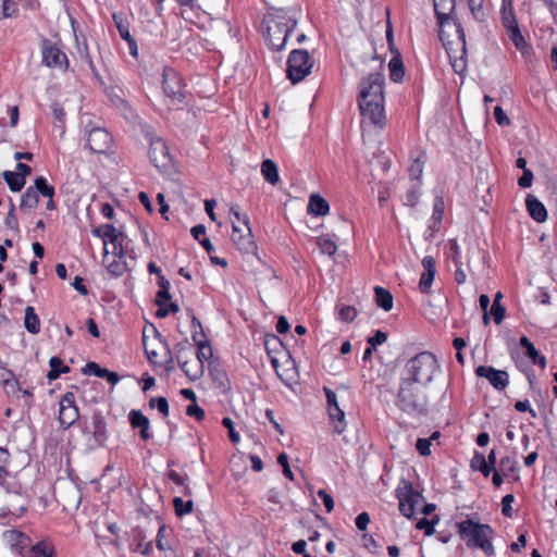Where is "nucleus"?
<instances>
[{
	"mask_svg": "<svg viewBox=\"0 0 557 557\" xmlns=\"http://www.w3.org/2000/svg\"><path fill=\"white\" fill-rule=\"evenodd\" d=\"M163 91L173 103H182L186 97L185 85L181 75L172 69L163 71Z\"/></svg>",
	"mask_w": 557,
	"mask_h": 557,
	"instance_id": "nucleus-11",
	"label": "nucleus"
},
{
	"mask_svg": "<svg viewBox=\"0 0 557 557\" xmlns=\"http://www.w3.org/2000/svg\"><path fill=\"white\" fill-rule=\"evenodd\" d=\"M329 202L323 197L317 194H312L310 196L308 203V212L317 216H323L329 213Z\"/></svg>",
	"mask_w": 557,
	"mask_h": 557,
	"instance_id": "nucleus-27",
	"label": "nucleus"
},
{
	"mask_svg": "<svg viewBox=\"0 0 557 557\" xmlns=\"http://www.w3.org/2000/svg\"><path fill=\"white\" fill-rule=\"evenodd\" d=\"M327 411H329V416H330L331 420L337 421V424H335V432L337 434L343 433L344 429H345V424H344L345 413H344V411L339 408L338 405L329 408Z\"/></svg>",
	"mask_w": 557,
	"mask_h": 557,
	"instance_id": "nucleus-44",
	"label": "nucleus"
},
{
	"mask_svg": "<svg viewBox=\"0 0 557 557\" xmlns=\"http://www.w3.org/2000/svg\"><path fill=\"white\" fill-rule=\"evenodd\" d=\"M387 341V334L383 331H376L372 336L368 338V343L372 347H376L377 345H382Z\"/></svg>",
	"mask_w": 557,
	"mask_h": 557,
	"instance_id": "nucleus-64",
	"label": "nucleus"
},
{
	"mask_svg": "<svg viewBox=\"0 0 557 557\" xmlns=\"http://www.w3.org/2000/svg\"><path fill=\"white\" fill-rule=\"evenodd\" d=\"M158 307L159 309L157 310L156 315L161 319L168 317L170 313H176L180 309L178 305L172 301H169L166 305H161Z\"/></svg>",
	"mask_w": 557,
	"mask_h": 557,
	"instance_id": "nucleus-57",
	"label": "nucleus"
},
{
	"mask_svg": "<svg viewBox=\"0 0 557 557\" xmlns=\"http://www.w3.org/2000/svg\"><path fill=\"white\" fill-rule=\"evenodd\" d=\"M50 371L47 373L49 382L57 380L61 374L69 373L71 371L69 366L63 364L61 358L54 356L49 360Z\"/></svg>",
	"mask_w": 557,
	"mask_h": 557,
	"instance_id": "nucleus-30",
	"label": "nucleus"
},
{
	"mask_svg": "<svg viewBox=\"0 0 557 557\" xmlns=\"http://www.w3.org/2000/svg\"><path fill=\"white\" fill-rule=\"evenodd\" d=\"M24 326L30 334L36 335L40 332V320L32 306L25 308Z\"/></svg>",
	"mask_w": 557,
	"mask_h": 557,
	"instance_id": "nucleus-32",
	"label": "nucleus"
},
{
	"mask_svg": "<svg viewBox=\"0 0 557 557\" xmlns=\"http://www.w3.org/2000/svg\"><path fill=\"white\" fill-rule=\"evenodd\" d=\"M34 189L37 190V195L40 194L47 198H53L54 187L50 185L44 176H39L35 180Z\"/></svg>",
	"mask_w": 557,
	"mask_h": 557,
	"instance_id": "nucleus-43",
	"label": "nucleus"
},
{
	"mask_svg": "<svg viewBox=\"0 0 557 557\" xmlns=\"http://www.w3.org/2000/svg\"><path fill=\"white\" fill-rule=\"evenodd\" d=\"M444 208V199L440 196L436 197L433 203V213L429 225L430 236L433 235L434 230L440 227L443 220Z\"/></svg>",
	"mask_w": 557,
	"mask_h": 557,
	"instance_id": "nucleus-28",
	"label": "nucleus"
},
{
	"mask_svg": "<svg viewBox=\"0 0 557 557\" xmlns=\"http://www.w3.org/2000/svg\"><path fill=\"white\" fill-rule=\"evenodd\" d=\"M471 467L479 470L484 476L491 474V466L486 462V458L481 453H475L471 460Z\"/></svg>",
	"mask_w": 557,
	"mask_h": 557,
	"instance_id": "nucleus-45",
	"label": "nucleus"
},
{
	"mask_svg": "<svg viewBox=\"0 0 557 557\" xmlns=\"http://www.w3.org/2000/svg\"><path fill=\"white\" fill-rule=\"evenodd\" d=\"M261 173L264 180L271 185H275L278 180V170L274 161L265 159L261 164Z\"/></svg>",
	"mask_w": 557,
	"mask_h": 557,
	"instance_id": "nucleus-33",
	"label": "nucleus"
},
{
	"mask_svg": "<svg viewBox=\"0 0 557 557\" xmlns=\"http://www.w3.org/2000/svg\"><path fill=\"white\" fill-rule=\"evenodd\" d=\"M456 527L460 539L467 540L466 544L468 547L480 548L486 556L495 554L492 543L495 531L490 524L480 523L468 518L458 522Z\"/></svg>",
	"mask_w": 557,
	"mask_h": 557,
	"instance_id": "nucleus-3",
	"label": "nucleus"
},
{
	"mask_svg": "<svg viewBox=\"0 0 557 557\" xmlns=\"http://www.w3.org/2000/svg\"><path fill=\"white\" fill-rule=\"evenodd\" d=\"M502 21L504 27L508 32L509 38L515 44V46L517 48H521L522 46H524L525 40L519 29V25L512 8L508 10H502Z\"/></svg>",
	"mask_w": 557,
	"mask_h": 557,
	"instance_id": "nucleus-16",
	"label": "nucleus"
},
{
	"mask_svg": "<svg viewBox=\"0 0 557 557\" xmlns=\"http://www.w3.org/2000/svg\"><path fill=\"white\" fill-rule=\"evenodd\" d=\"M42 64L48 67H57L63 71L69 69V59L60 47L51 40L44 38L41 40Z\"/></svg>",
	"mask_w": 557,
	"mask_h": 557,
	"instance_id": "nucleus-10",
	"label": "nucleus"
},
{
	"mask_svg": "<svg viewBox=\"0 0 557 557\" xmlns=\"http://www.w3.org/2000/svg\"><path fill=\"white\" fill-rule=\"evenodd\" d=\"M159 290L156 295V305H166L169 301H171V294H170V282L164 276H159Z\"/></svg>",
	"mask_w": 557,
	"mask_h": 557,
	"instance_id": "nucleus-36",
	"label": "nucleus"
},
{
	"mask_svg": "<svg viewBox=\"0 0 557 557\" xmlns=\"http://www.w3.org/2000/svg\"><path fill=\"white\" fill-rule=\"evenodd\" d=\"M232 240L237 246V248L242 251L249 252L255 248L252 238H251V231L249 226H245L246 233L243 232L242 228H239L235 221L232 220Z\"/></svg>",
	"mask_w": 557,
	"mask_h": 557,
	"instance_id": "nucleus-19",
	"label": "nucleus"
},
{
	"mask_svg": "<svg viewBox=\"0 0 557 557\" xmlns=\"http://www.w3.org/2000/svg\"><path fill=\"white\" fill-rule=\"evenodd\" d=\"M426 386L400 376L397 393V406L400 410L407 413H424L428 406V397L424 392Z\"/></svg>",
	"mask_w": 557,
	"mask_h": 557,
	"instance_id": "nucleus-5",
	"label": "nucleus"
},
{
	"mask_svg": "<svg viewBox=\"0 0 557 557\" xmlns=\"http://www.w3.org/2000/svg\"><path fill=\"white\" fill-rule=\"evenodd\" d=\"M191 349V345L189 344L188 341H184L183 343H180L177 344L176 346V359L178 361V364L182 369V371L191 380H196L197 379V375H193L190 370H189V366H188V361L185 359V356L183 355L185 350H190Z\"/></svg>",
	"mask_w": 557,
	"mask_h": 557,
	"instance_id": "nucleus-31",
	"label": "nucleus"
},
{
	"mask_svg": "<svg viewBox=\"0 0 557 557\" xmlns=\"http://www.w3.org/2000/svg\"><path fill=\"white\" fill-rule=\"evenodd\" d=\"M54 548L46 542H38L32 547V557H53Z\"/></svg>",
	"mask_w": 557,
	"mask_h": 557,
	"instance_id": "nucleus-48",
	"label": "nucleus"
},
{
	"mask_svg": "<svg viewBox=\"0 0 557 557\" xmlns=\"http://www.w3.org/2000/svg\"><path fill=\"white\" fill-rule=\"evenodd\" d=\"M517 462L513 458L506 456L503 457L499 461V471L504 475H508L509 473L516 470Z\"/></svg>",
	"mask_w": 557,
	"mask_h": 557,
	"instance_id": "nucleus-53",
	"label": "nucleus"
},
{
	"mask_svg": "<svg viewBox=\"0 0 557 557\" xmlns=\"http://www.w3.org/2000/svg\"><path fill=\"white\" fill-rule=\"evenodd\" d=\"M149 159L151 163L165 175L174 172L173 159L169 152L165 141L161 138H151L149 147Z\"/></svg>",
	"mask_w": 557,
	"mask_h": 557,
	"instance_id": "nucleus-8",
	"label": "nucleus"
},
{
	"mask_svg": "<svg viewBox=\"0 0 557 557\" xmlns=\"http://www.w3.org/2000/svg\"><path fill=\"white\" fill-rule=\"evenodd\" d=\"M59 422L63 429H69L79 419V411L75 405V395L65 393L60 399Z\"/></svg>",
	"mask_w": 557,
	"mask_h": 557,
	"instance_id": "nucleus-13",
	"label": "nucleus"
},
{
	"mask_svg": "<svg viewBox=\"0 0 557 557\" xmlns=\"http://www.w3.org/2000/svg\"><path fill=\"white\" fill-rule=\"evenodd\" d=\"M173 507H174L175 515L177 517H183V516L189 515L193 511L194 502L193 500H183L181 497H175L173 499Z\"/></svg>",
	"mask_w": 557,
	"mask_h": 557,
	"instance_id": "nucleus-46",
	"label": "nucleus"
},
{
	"mask_svg": "<svg viewBox=\"0 0 557 557\" xmlns=\"http://www.w3.org/2000/svg\"><path fill=\"white\" fill-rule=\"evenodd\" d=\"M193 339L196 343L198 350L196 352L197 359L202 364L203 360H208L212 357V349L207 341L197 339V331L193 333Z\"/></svg>",
	"mask_w": 557,
	"mask_h": 557,
	"instance_id": "nucleus-38",
	"label": "nucleus"
},
{
	"mask_svg": "<svg viewBox=\"0 0 557 557\" xmlns=\"http://www.w3.org/2000/svg\"><path fill=\"white\" fill-rule=\"evenodd\" d=\"M317 245L321 252L330 257L334 256L337 251V246L333 239L327 235H322L317 238Z\"/></svg>",
	"mask_w": 557,
	"mask_h": 557,
	"instance_id": "nucleus-42",
	"label": "nucleus"
},
{
	"mask_svg": "<svg viewBox=\"0 0 557 557\" xmlns=\"http://www.w3.org/2000/svg\"><path fill=\"white\" fill-rule=\"evenodd\" d=\"M520 346L524 349V355L542 369L546 368V358L540 355L533 343L527 337H520Z\"/></svg>",
	"mask_w": 557,
	"mask_h": 557,
	"instance_id": "nucleus-25",
	"label": "nucleus"
},
{
	"mask_svg": "<svg viewBox=\"0 0 557 557\" xmlns=\"http://www.w3.org/2000/svg\"><path fill=\"white\" fill-rule=\"evenodd\" d=\"M490 313L493 317L494 322L496 324H500L505 318L506 309L503 305H500V302L493 300Z\"/></svg>",
	"mask_w": 557,
	"mask_h": 557,
	"instance_id": "nucleus-51",
	"label": "nucleus"
},
{
	"mask_svg": "<svg viewBox=\"0 0 557 557\" xmlns=\"http://www.w3.org/2000/svg\"><path fill=\"white\" fill-rule=\"evenodd\" d=\"M375 301L379 307L385 311H389L393 308V295L389 290L384 287H374Z\"/></svg>",
	"mask_w": 557,
	"mask_h": 557,
	"instance_id": "nucleus-34",
	"label": "nucleus"
},
{
	"mask_svg": "<svg viewBox=\"0 0 557 557\" xmlns=\"http://www.w3.org/2000/svg\"><path fill=\"white\" fill-rule=\"evenodd\" d=\"M384 86L385 76L381 72L368 74L358 84V106L362 120L379 128L386 123Z\"/></svg>",
	"mask_w": 557,
	"mask_h": 557,
	"instance_id": "nucleus-1",
	"label": "nucleus"
},
{
	"mask_svg": "<svg viewBox=\"0 0 557 557\" xmlns=\"http://www.w3.org/2000/svg\"><path fill=\"white\" fill-rule=\"evenodd\" d=\"M435 264V259L432 256H425L422 259V267L424 271L420 277L419 289L423 294H428L431 289L436 273Z\"/></svg>",
	"mask_w": 557,
	"mask_h": 557,
	"instance_id": "nucleus-18",
	"label": "nucleus"
},
{
	"mask_svg": "<svg viewBox=\"0 0 557 557\" xmlns=\"http://www.w3.org/2000/svg\"><path fill=\"white\" fill-rule=\"evenodd\" d=\"M87 147L95 153H106L112 145V136L103 127L86 126L85 131Z\"/></svg>",
	"mask_w": 557,
	"mask_h": 557,
	"instance_id": "nucleus-12",
	"label": "nucleus"
},
{
	"mask_svg": "<svg viewBox=\"0 0 557 557\" xmlns=\"http://www.w3.org/2000/svg\"><path fill=\"white\" fill-rule=\"evenodd\" d=\"M82 372L85 375H95L97 377H104L107 373V369L100 367L98 363L94 361H89L86 363V366L82 369Z\"/></svg>",
	"mask_w": 557,
	"mask_h": 557,
	"instance_id": "nucleus-49",
	"label": "nucleus"
},
{
	"mask_svg": "<svg viewBox=\"0 0 557 557\" xmlns=\"http://www.w3.org/2000/svg\"><path fill=\"white\" fill-rule=\"evenodd\" d=\"M126 239V235L120 231L109 240V243L113 246V255L119 259H125L126 248L124 246V242Z\"/></svg>",
	"mask_w": 557,
	"mask_h": 557,
	"instance_id": "nucleus-40",
	"label": "nucleus"
},
{
	"mask_svg": "<svg viewBox=\"0 0 557 557\" xmlns=\"http://www.w3.org/2000/svg\"><path fill=\"white\" fill-rule=\"evenodd\" d=\"M166 476L169 478V480H171L176 485L183 486V494L184 495H190L191 494V490H190L189 485L186 484V481L188 480V475L187 474L185 476H182L175 470H170V471H168Z\"/></svg>",
	"mask_w": 557,
	"mask_h": 557,
	"instance_id": "nucleus-47",
	"label": "nucleus"
},
{
	"mask_svg": "<svg viewBox=\"0 0 557 557\" xmlns=\"http://www.w3.org/2000/svg\"><path fill=\"white\" fill-rule=\"evenodd\" d=\"M17 11V4L14 0H2V15L4 18L14 16Z\"/></svg>",
	"mask_w": 557,
	"mask_h": 557,
	"instance_id": "nucleus-59",
	"label": "nucleus"
},
{
	"mask_svg": "<svg viewBox=\"0 0 557 557\" xmlns=\"http://www.w3.org/2000/svg\"><path fill=\"white\" fill-rule=\"evenodd\" d=\"M83 433L90 435L96 446H104L108 440L107 422L104 417L96 411L91 417V429L85 424Z\"/></svg>",
	"mask_w": 557,
	"mask_h": 557,
	"instance_id": "nucleus-15",
	"label": "nucleus"
},
{
	"mask_svg": "<svg viewBox=\"0 0 557 557\" xmlns=\"http://www.w3.org/2000/svg\"><path fill=\"white\" fill-rule=\"evenodd\" d=\"M312 62L309 52L305 49H295L287 59V77L293 84L301 82L310 74Z\"/></svg>",
	"mask_w": 557,
	"mask_h": 557,
	"instance_id": "nucleus-7",
	"label": "nucleus"
},
{
	"mask_svg": "<svg viewBox=\"0 0 557 557\" xmlns=\"http://www.w3.org/2000/svg\"><path fill=\"white\" fill-rule=\"evenodd\" d=\"M186 414L189 417H194L197 421L203 420L206 416L205 410L200 408L196 403L187 406Z\"/></svg>",
	"mask_w": 557,
	"mask_h": 557,
	"instance_id": "nucleus-61",
	"label": "nucleus"
},
{
	"mask_svg": "<svg viewBox=\"0 0 557 557\" xmlns=\"http://www.w3.org/2000/svg\"><path fill=\"white\" fill-rule=\"evenodd\" d=\"M388 70L389 78L393 82L400 83L403 81L405 76V65L398 51H396V54L389 60Z\"/></svg>",
	"mask_w": 557,
	"mask_h": 557,
	"instance_id": "nucleus-26",
	"label": "nucleus"
},
{
	"mask_svg": "<svg viewBox=\"0 0 557 557\" xmlns=\"http://www.w3.org/2000/svg\"><path fill=\"white\" fill-rule=\"evenodd\" d=\"M440 369L434 354L421 351L406 362L401 376L418 382L420 385H429Z\"/></svg>",
	"mask_w": 557,
	"mask_h": 557,
	"instance_id": "nucleus-4",
	"label": "nucleus"
},
{
	"mask_svg": "<svg viewBox=\"0 0 557 557\" xmlns=\"http://www.w3.org/2000/svg\"><path fill=\"white\" fill-rule=\"evenodd\" d=\"M39 197L37 190L33 186L28 187L21 197L20 208L21 210L34 209L38 206Z\"/></svg>",
	"mask_w": 557,
	"mask_h": 557,
	"instance_id": "nucleus-39",
	"label": "nucleus"
},
{
	"mask_svg": "<svg viewBox=\"0 0 557 557\" xmlns=\"http://www.w3.org/2000/svg\"><path fill=\"white\" fill-rule=\"evenodd\" d=\"M277 462L283 467L284 476L289 480H294V474L288 465V457L285 453L278 455Z\"/></svg>",
	"mask_w": 557,
	"mask_h": 557,
	"instance_id": "nucleus-63",
	"label": "nucleus"
},
{
	"mask_svg": "<svg viewBox=\"0 0 557 557\" xmlns=\"http://www.w3.org/2000/svg\"><path fill=\"white\" fill-rule=\"evenodd\" d=\"M0 384L8 395L15 396L21 391L20 382L15 374L5 366H0Z\"/></svg>",
	"mask_w": 557,
	"mask_h": 557,
	"instance_id": "nucleus-24",
	"label": "nucleus"
},
{
	"mask_svg": "<svg viewBox=\"0 0 557 557\" xmlns=\"http://www.w3.org/2000/svg\"><path fill=\"white\" fill-rule=\"evenodd\" d=\"M401 486L396 490V497L399 502V511L406 518H412L416 507L423 499L421 493L413 490L409 481L404 480Z\"/></svg>",
	"mask_w": 557,
	"mask_h": 557,
	"instance_id": "nucleus-9",
	"label": "nucleus"
},
{
	"mask_svg": "<svg viewBox=\"0 0 557 557\" xmlns=\"http://www.w3.org/2000/svg\"><path fill=\"white\" fill-rule=\"evenodd\" d=\"M108 253L109 251L107 247H104L103 263L106 264L107 270L115 277L122 276L127 269L126 262L124 261V259H119L116 257H114V259L110 261L108 258Z\"/></svg>",
	"mask_w": 557,
	"mask_h": 557,
	"instance_id": "nucleus-29",
	"label": "nucleus"
},
{
	"mask_svg": "<svg viewBox=\"0 0 557 557\" xmlns=\"http://www.w3.org/2000/svg\"><path fill=\"white\" fill-rule=\"evenodd\" d=\"M438 522V517H434L432 520L426 518H422L418 521L416 528L418 530H423L426 536H431L435 532V523Z\"/></svg>",
	"mask_w": 557,
	"mask_h": 557,
	"instance_id": "nucleus-50",
	"label": "nucleus"
},
{
	"mask_svg": "<svg viewBox=\"0 0 557 557\" xmlns=\"http://www.w3.org/2000/svg\"><path fill=\"white\" fill-rule=\"evenodd\" d=\"M10 454L7 449L0 447V481H2L8 474ZM2 484V482H0Z\"/></svg>",
	"mask_w": 557,
	"mask_h": 557,
	"instance_id": "nucleus-56",
	"label": "nucleus"
},
{
	"mask_svg": "<svg viewBox=\"0 0 557 557\" xmlns=\"http://www.w3.org/2000/svg\"><path fill=\"white\" fill-rule=\"evenodd\" d=\"M113 22L115 24V27L119 30V34L123 40H128L133 36L129 33V23L126 18V16L123 13H113L112 14Z\"/></svg>",
	"mask_w": 557,
	"mask_h": 557,
	"instance_id": "nucleus-37",
	"label": "nucleus"
},
{
	"mask_svg": "<svg viewBox=\"0 0 557 557\" xmlns=\"http://www.w3.org/2000/svg\"><path fill=\"white\" fill-rule=\"evenodd\" d=\"M434 11L440 27V37L443 39L444 27L453 23L458 41L461 45L462 52L466 53V34L460 22L454 20L451 14L455 12L456 0H433Z\"/></svg>",
	"mask_w": 557,
	"mask_h": 557,
	"instance_id": "nucleus-6",
	"label": "nucleus"
},
{
	"mask_svg": "<svg viewBox=\"0 0 557 557\" xmlns=\"http://www.w3.org/2000/svg\"><path fill=\"white\" fill-rule=\"evenodd\" d=\"M467 2L474 18L478 21H483L485 17L482 9L483 0H467Z\"/></svg>",
	"mask_w": 557,
	"mask_h": 557,
	"instance_id": "nucleus-55",
	"label": "nucleus"
},
{
	"mask_svg": "<svg viewBox=\"0 0 557 557\" xmlns=\"http://www.w3.org/2000/svg\"><path fill=\"white\" fill-rule=\"evenodd\" d=\"M117 231L119 230L113 224H103L94 228L91 234L96 237H101L104 242V247H107V243L117 233Z\"/></svg>",
	"mask_w": 557,
	"mask_h": 557,
	"instance_id": "nucleus-41",
	"label": "nucleus"
},
{
	"mask_svg": "<svg viewBox=\"0 0 557 557\" xmlns=\"http://www.w3.org/2000/svg\"><path fill=\"white\" fill-rule=\"evenodd\" d=\"M338 315L342 321L350 323L356 319L357 310L351 306H342L338 309Z\"/></svg>",
	"mask_w": 557,
	"mask_h": 557,
	"instance_id": "nucleus-52",
	"label": "nucleus"
},
{
	"mask_svg": "<svg viewBox=\"0 0 557 557\" xmlns=\"http://www.w3.org/2000/svg\"><path fill=\"white\" fill-rule=\"evenodd\" d=\"M222 424L224 428L228 430V437L232 443L236 444L239 442V434L235 431L234 422L230 417H224L222 420Z\"/></svg>",
	"mask_w": 557,
	"mask_h": 557,
	"instance_id": "nucleus-58",
	"label": "nucleus"
},
{
	"mask_svg": "<svg viewBox=\"0 0 557 557\" xmlns=\"http://www.w3.org/2000/svg\"><path fill=\"white\" fill-rule=\"evenodd\" d=\"M107 96L111 103L119 109L126 119L134 115L133 109L127 101L123 98V90L119 87H110L106 90Z\"/></svg>",
	"mask_w": 557,
	"mask_h": 557,
	"instance_id": "nucleus-21",
	"label": "nucleus"
},
{
	"mask_svg": "<svg viewBox=\"0 0 557 557\" xmlns=\"http://www.w3.org/2000/svg\"><path fill=\"white\" fill-rule=\"evenodd\" d=\"M525 207L530 216L537 223H543L547 220V210L535 196L531 194L527 196Z\"/></svg>",
	"mask_w": 557,
	"mask_h": 557,
	"instance_id": "nucleus-23",
	"label": "nucleus"
},
{
	"mask_svg": "<svg viewBox=\"0 0 557 557\" xmlns=\"http://www.w3.org/2000/svg\"><path fill=\"white\" fill-rule=\"evenodd\" d=\"M263 24L265 26L264 39L268 47L274 51H281L285 48L288 37L296 28L297 18L295 13L277 9L264 17Z\"/></svg>",
	"mask_w": 557,
	"mask_h": 557,
	"instance_id": "nucleus-2",
	"label": "nucleus"
},
{
	"mask_svg": "<svg viewBox=\"0 0 557 557\" xmlns=\"http://www.w3.org/2000/svg\"><path fill=\"white\" fill-rule=\"evenodd\" d=\"M2 176L13 193L21 191L26 184V180L22 175H17L12 171H4Z\"/></svg>",
	"mask_w": 557,
	"mask_h": 557,
	"instance_id": "nucleus-35",
	"label": "nucleus"
},
{
	"mask_svg": "<svg viewBox=\"0 0 557 557\" xmlns=\"http://www.w3.org/2000/svg\"><path fill=\"white\" fill-rule=\"evenodd\" d=\"M431 438H418L416 448L421 456H429L431 454Z\"/></svg>",
	"mask_w": 557,
	"mask_h": 557,
	"instance_id": "nucleus-62",
	"label": "nucleus"
},
{
	"mask_svg": "<svg viewBox=\"0 0 557 557\" xmlns=\"http://www.w3.org/2000/svg\"><path fill=\"white\" fill-rule=\"evenodd\" d=\"M515 500V496L512 494H507L503 497L502 499V513L505 516V517H512V508H511V504L513 503Z\"/></svg>",
	"mask_w": 557,
	"mask_h": 557,
	"instance_id": "nucleus-60",
	"label": "nucleus"
},
{
	"mask_svg": "<svg viewBox=\"0 0 557 557\" xmlns=\"http://www.w3.org/2000/svg\"><path fill=\"white\" fill-rule=\"evenodd\" d=\"M474 373L486 379L496 391H504L509 385V374L505 370H497L492 366H478Z\"/></svg>",
	"mask_w": 557,
	"mask_h": 557,
	"instance_id": "nucleus-14",
	"label": "nucleus"
},
{
	"mask_svg": "<svg viewBox=\"0 0 557 557\" xmlns=\"http://www.w3.org/2000/svg\"><path fill=\"white\" fill-rule=\"evenodd\" d=\"M75 41H76V50H77L78 55L81 57V59H83L88 64V67L90 69L94 77L99 83L103 84V79H102L101 75L99 74V72L97 71L95 63L92 61V58L89 53L86 38L84 36H82V38H81L79 36H77L75 34Z\"/></svg>",
	"mask_w": 557,
	"mask_h": 557,
	"instance_id": "nucleus-22",
	"label": "nucleus"
},
{
	"mask_svg": "<svg viewBox=\"0 0 557 557\" xmlns=\"http://www.w3.org/2000/svg\"><path fill=\"white\" fill-rule=\"evenodd\" d=\"M128 421L134 430H139V437L143 441H148L151 438V434L149 432L150 421L140 410H131L128 413Z\"/></svg>",
	"mask_w": 557,
	"mask_h": 557,
	"instance_id": "nucleus-20",
	"label": "nucleus"
},
{
	"mask_svg": "<svg viewBox=\"0 0 557 557\" xmlns=\"http://www.w3.org/2000/svg\"><path fill=\"white\" fill-rule=\"evenodd\" d=\"M408 171L411 180H419L423 173V161L419 157L413 159Z\"/></svg>",
	"mask_w": 557,
	"mask_h": 557,
	"instance_id": "nucleus-54",
	"label": "nucleus"
},
{
	"mask_svg": "<svg viewBox=\"0 0 557 557\" xmlns=\"http://www.w3.org/2000/svg\"><path fill=\"white\" fill-rule=\"evenodd\" d=\"M2 539L11 550L18 555H23L24 550L30 545V539L17 530L4 531Z\"/></svg>",
	"mask_w": 557,
	"mask_h": 557,
	"instance_id": "nucleus-17",
	"label": "nucleus"
}]
</instances>
